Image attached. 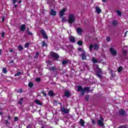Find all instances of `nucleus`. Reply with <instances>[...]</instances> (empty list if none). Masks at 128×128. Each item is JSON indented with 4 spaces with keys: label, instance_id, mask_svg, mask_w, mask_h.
<instances>
[{
    "label": "nucleus",
    "instance_id": "nucleus-1",
    "mask_svg": "<svg viewBox=\"0 0 128 128\" xmlns=\"http://www.w3.org/2000/svg\"><path fill=\"white\" fill-rule=\"evenodd\" d=\"M74 20H76V16L73 14H69L68 18V22L72 24L74 22Z\"/></svg>",
    "mask_w": 128,
    "mask_h": 128
},
{
    "label": "nucleus",
    "instance_id": "nucleus-2",
    "mask_svg": "<svg viewBox=\"0 0 128 128\" xmlns=\"http://www.w3.org/2000/svg\"><path fill=\"white\" fill-rule=\"evenodd\" d=\"M60 110L63 114H68L70 112V109H66L64 107L60 108Z\"/></svg>",
    "mask_w": 128,
    "mask_h": 128
},
{
    "label": "nucleus",
    "instance_id": "nucleus-3",
    "mask_svg": "<svg viewBox=\"0 0 128 128\" xmlns=\"http://www.w3.org/2000/svg\"><path fill=\"white\" fill-rule=\"evenodd\" d=\"M66 12V8H63L59 13V14L60 16V18H62L64 16V13Z\"/></svg>",
    "mask_w": 128,
    "mask_h": 128
},
{
    "label": "nucleus",
    "instance_id": "nucleus-4",
    "mask_svg": "<svg viewBox=\"0 0 128 128\" xmlns=\"http://www.w3.org/2000/svg\"><path fill=\"white\" fill-rule=\"evenodd\" d=\"M97 123L98 126H104V118L100 116V120H98Z\"/></svg>",
    "mask_w": 128,
    "mask_h": 128
},
{
    "label": "nucleus",
    "instance_id": "nucleus-5",
    "mask_svg": "<svg viewBox=\"0 0 128 128\" xmlns=\"http://www.w3.org/2000/svg\"><path fill=\"white\" fill-rule=\"evenodd\" d=\"M110 52L112 54V56H116V51L113 48H110Z\"/></svg>",
    "mask_w": 128,
    "mask_h": 128
},
{
    "label": "nucleus",
    "instance_id": "nucleus-6",
    "mask_svg": "<svg viewBox=\"0 0 128 128\" xmlns=\"http://www.w3.org/2000/svg\"><path fill=\"white\" fill-rule=\"evenodd\" d=\"M40 32L42 34L44 38H46V40H48V35L46 34V31L44 30H40Z\"/></svg>",
    "mask_w": 128,
    "mask_h": 128
},
{
    "label": "nucleus",
    "instance_id": "nucleus-7",
    "mask_svg": "<svg viewBox=\"0 0 128 128\" xmlns=\"http://www.w3.org/2000/svg\"><path fill=\"white\" fill-rule=\"evenodd\" d=\"M51 56H52V58H54L58 59V58H60V56H58L57 54H56V52H51Z\"/></svg>",
    "mask_w": 128,
    "mask_h": 128
},
{
    "label": "nucleus",
    "instance_id": "nucleus-8",
    "mask_svg": "<svg viewBox=\"0 0 128 128\" xmlns=\"http://www.w3.org/2000/svg\"><path fill=\"white\" fill-rule=\"evenodd\" d=\"M78 92H80L82 94V90H84V88H82V86H77Z\"/></svg>",
    "mask_w": 128,
    "mask_h": 128
},
{
    "label": "nucleus",
    "instance_id": "nucleus-9",
    "mask_svg": "<svg viewBox=\"0 0 128 128\" xmlns=\"http://www.w3.org/2000/svg\"><path fill=\"white\" fill-rule=\"evenodd\" d=\"M64 94H65V96H66V98H70V90L65 91Z\"/></svg>",
    "mask_w": 128,
    "mask_h": 128
},
{
    "label": "nucleus",
    "instance_id": "nucleus-10",
    "mask_svg": "<svg viewBox=\"0 0 128 128\" xmlns=\"http://www.w3.org/2000/svg\"><path fill=\"white\" fill-rule=\"evenodd\" d=\"M84 30H82V28H77V30H76V32L78 34H79L80 36V34H82V32Z\"/></svg>",
    "mask_w": 128,
    "mask_h": 128
},
{
    "label": "nucleus",
    "instance_id": "nucleus-11",
    "mask_svg": "<svg viewBox=\"0 0 128 128\" xmlns=\"http://www.w3.org/2000/svg\"><path fill=\"white\" fill-rule=\"evenodd\" d=\"M90 90V88L89 87H86L83 88L82 90V95L84 94L85 92H88Z\"/></svg>",
    "mask_w": 128,
    "mask_h": 128
},
{
    "label": "nucleus",
    "instance_id": "nucleus-12",
    "mask_svg": "<svg viewBox=\"0 0 128 128\" xmlns=\"http://www.w3.org/2000/svg\"><path fill=\"white\" fill-rule=\"evenodd\" d=\"M50 14L51 16H56V12L54 11V10L52 9L51 12H50Z\"/></svg>",
    "mask_w": 128,
    "mask_h": 128
},
{
    "label": "nucleus",
    "instance_id": "nucleus-13",
    "mask_svg": "<svg viewBox=\"0 0 128 128\" xmlns=\"http://www.w3.org/2000/svg\"><path fill=\"white\" fill-rule=\"evenodd\" d=\"M20 30L22 32H24L26 30V24H22L20 27Z\"/></svg>",
    "mask_w": 128,
    "mask_h": 128
},
{
    "label": "nucleus",
    "instance_id": "nucleus-14",
    "mask_svg": "<svg viewBox=\"0 0 128 128\" xmlns=\"http://www.w3.org/2000/svg\"><path fill=\"white\" fill-rule=\"evenodd\" d=\"M82 60H86V51H84V52L82 54Z\"/></svg>",
    "mask_w": 128,
    "mask_h": 128
},
{
    "label": "nucleus",
    "instance_id": "nucleus-15",
    "mask_svg": "<svg viewBox=\"0 0 128 128\" xmlns=\"http://www.w3.org/2000/svg\"><path fill=\"white\" fill-rule=\"evenodd\" d=\"M79 124L81 126H84V120L82 119H80V120Z\"/></svg>",
    "mask_w": 128,
    "mask_h": 128
},
{
    "label": "nucleus",
    "instance_id": "nucleus-16",
    "mask_svg": "<svg viewBox=\"0 0 128 128\" xmlns=\"http://www.w3.org/2000/svg\"><path fill=\"white\" fill-rule=\"evenodd\" d=\"M70 42H76V38L72 36H70Z\"/></svg>",
    "mask_w": 128,
    "mask_h": 128
},
{
    "label": "nucleus",
    "instance_id": "nucleus-17",
    "mask_svg": "<svg viewBox=\"0 0 128 128\" xmlns=\"http://www.w3.org/2000/svg\"><path fill=\"white\" fill-rule=\"evenodd\" d=\"M96 10L97 14H100V12H102V10H100V8H99V7H96Z\"/></svg>",
    "mask_w": 128,
    "mask_h": 128
},
{
    "label": "nucleus",
    "instance_id": "nucleus-18",
    "mask_svg": "<svg viewBox=\"0 0 128 128\" xmlns=\"http://www.w3.org/2000/svg\"><path fill=\"white\" fill-rule=\"evenodd\" d=\"M35 102L36 104H38L39 106H42V103L40 102V100H35Z\"/></svg>",
    "mask_w": 128,
    "mask_h": 128
},
{
    "label": "nucleus",
    "instance_id": "nucleus-19",
    "mask_svg": "<svg viewBox=\"0 0 128 128\" xmlns=\"http://www.w3.org/2000/svg\"><path fill=\"white\" fill-rule=\"evenodd\" d=\"M48 96H54V92L50 91L48 92Z\"/></svg>",
    "mask_w": 128,
    "mask_h": 128
},
{
    "label": "nucleus",
    "instance_id": "nucleus-20",
    "mask_svg": "<svg viewBox=\"0 0 128 128\" xmlns=\"http://www.w3.org/2000/svg\"><path fill=\"white\" fill-rule=\"evenodd\" d=\"M68 64V60H64L62 61V64L66 65Z\"/></svg>",
    "mask_w": 128,
    "mask_h": 128
},
{
    "label": "nucleus",
    "instance_id": "nucleus-21",
    "mask_svg": "<svg viewBox=\"0 0 128 128\" xmlns=\"http://www.w3.org/2000/svg\"><path fill=\"white\" fill-rule=\"evenodd\" d=\"M122 66H120L118 68V72H122Z\"/></svg>",
    "mask_w": 128,
    "mask_h": 128
},
{
    "label": "nucleus",
    "instance_id": "nucleus-22",
    "mask_svg": "<svg viewBox=\"0 0 128 128\" xmlns=\"http://www.w3.org/2000/svg\"><path fill=\"white\" fill-rule=\"evenodd\" d=\"M28 86L30 88H32V86H34V83L32 82H30L28 83Z\"/></svg>",
    "mask_w": 128,
    "mask_h": 128
},
{
    "label": "nucleus",
    "instance_id": "nucleus-23",
    "mask_svg": "<svg viewBox=\"0 0 128 128\" xmlns=\"http://www.w3.org/2000/svg\"><path fill=\"white\" fill-rule=\"evenodd\" d=\"M92 62H94V64H96V62H98V60H96V58H92Z\"/></svg>",
    "mask_w": 128,
    "mask_h": 128
},
{
    "label": "nucleus",
    "instance_id": "nucleus-24",
    "mask_svg": "<svg viewBox=\"0 0 128 128\" xmlns=\"http://www.w3.org/2000/svg\"><path fill=\"white\" fill-rule=\"evenodd\" d=\"M29 46H30V42H27L24 44V48H28Z\"/></svg>",
    "mask_w": 128,
    "mask_h": 128
},
{
    "label": "nucleus",
    "instance_id": "nucleus-25",
    "mask_svg": "<svg viewBox=\"0 0 128 128\" xmlns=\"http://www.w3.org/2000/svg\"><path fill=\"white\" fill-rule=\"evenodd\" d=\"M22 74V72H18L14 74L15 76H20Z\"/></svg>",
    "mask_w": 128,
    "mask_h": 128
},
{
    "label": "nucleus",
    "instance_id": "nucleus-26",
    "mask_svg": "<svg viewBox=\"0 0 128 128\" xmlns=\"http://www.w3.org/2000/svg\"><path fill=\"white\" fill-rule=\"evenodd\" d=\"M94 50H98V45L97 44H94Z\"/></svg>",
    "mask_w": 128,
    "mask_h": 128
},
{
    "label": "nucleus",
    "instance_id": "nucleus-27",
    "mask_svg": "<svg viewBox=\"0 0 128 128\" xmlns=\"http://www.w3.org/2000/svg\"><path fill=\"white\" fill-rule=\"evenodd\" d=\"M2 72L3 74H6V72H8V70H6V68H3Z\"/></svg>",
    "mask_w": 128,
    "mask_h": 128
},
{
    "label": "nucleus",
    "instance_id": "nucleus-28",
    "mask_svg": "<svg viewBox=\"0 0 128 128\" xmlns=\"http://www.w3.org/2000/svg\"><path fill=\"white\" fill-rule=\"evenodd\" d=\"M120 114L124 115V114H126V112H124V110H121L120 112Z\"/></svg>",
    "mask_w": 128,
    "mask_h": 128
},
{
    "label": "nucleus",
    "instance_id": "nucleus-29",
    "mask_svg": "<svg viewBox=\"0 0 128 128\" xmlns=\"http://www.w3.org/2000/svg\"><path fill=\"white\" fill-rule=\"evenodd\" d=\"M112 24H113V26H116V24H118V21H116V20L113 21Z\"/></svg>",
    "mask_w": 128,
    "mask_h": 128
},
{
    "label": "nucleus",
    "instance_id": "nucleus-30",
    "mask_svg": "<svg viewBox=\"0 0 128 128\" xmlns=\"http://www.w3.org/2000/svg\"><path fill=\"white\" fill-rule=\"evenodd\" d=\"M116 12L119 16H122V12L120 11L116 10Z\"/></svg>",
    "mask_w": 128,
    "mask_h": 128
},
{
    "label": "nucleus",
    "instance_id": "nucleus-31",
    "mask_svg": "<svg viewBox=\"0 0 128 128\" xmlns=\"http://www.w3.org/2000/svg\"><path fill=\"white\" fill-rule=\"evenodd\" d=\"M5 123L6 124V126H10V123L8 122V120H5Z\"/></svg>",
    "mask_w": 128,
    "mask_h": 128
},
{
    "label": "nucleus",
    "instance_id": "nucleus-32",
    "mask_svg": "<svg viewBox=\"0 0 128 128\" xmlns=\"http://www.w3.org/2000/svg\"><path fill=\"white\" fill-rule=\"evenodd\" d=\"M18 48L19 50H24V47L20 45L18 46Z\"/></svg>",
    "mask_w": 128,
    "mask_h": 128
},
{
    "label": "nucleus",
    "instance_id": "nucleus-33",
    "mask_svg": "<svg viewBox=\"0 0 128 128\" xmlns=\"http://www.w3.org/2000/svg\"><path fill=\"white\" fill-rule=\"evenodd\" d=\"M62 20L63 22H66V17L62 18Z\"/></svg>",
    "mask_w": 128,
    "mask_h": 128
},
{
    "label": "nucleus",
    "instance_id": "nucleus-34",
    "mask_svg": "<svg viewBox=\"0 0 128 128\" xmlns=\"http://www.w3.org/2000/svg\"><path fill=\"white\" fill-rule=\"evenodd\" d=\"M92 48H94V45H90V47H89V49L90 52H92Z\"/></svg>",
    "mask_w": 128,
    "mask_h": 128
},
{
    "label": "nucleus",
    "instance_id": "nucleus-35",
    "mask_svg": "<svg viewBox=\"0 0 128 128\" xmlns=\"http://www.w3.org/2000/svg\"><path fill=\"white\" fill-rule=\"evenodd\" d=\"M38 54H40V53L38 52H36L34 58H38Z\"/></svg>",
    "mask_w": 128,
    "mask_h": 128
},
{
    "label": "nucleus",
    "instance_id": "nucleus-36",
    "mask_svg": "<svg viewBox=\"0 0 128 128\" xmlns=\"http://www.w3.org/2000/svg\"><path fill=\"white\" fill-rule=\"evenodd\" d=\"M78 44L79 46H82V41H78Z\"/></svg>",
    "mask_w": 128,
    "mask_h": 128
},
{
    "label": "nucleus",
    "instance_id": "nucleus-37",
    "mask_svg": "<svg viewBox=\"0 0 128 128\" xmlns=\"http://www.w3.org/2000/svg\"><path fill=\"white\" fill-rule=\"evenodd\" d=\"M78 50L79 52H82V53L84 52H85L84 50L83 49H82L81 48H78Z\"/></svg>",
    "mask_w": 128,
    "mask_h": 128
},
{
    "label": "nucleus",
    "instance_id": "nucleus-38",
    "mask_svg": "<svg viewBox=\"0 0 128 128\" xmlns=\"http://www.w3.org/2000/svg\"><path fill=\"white\" fill-rule=\"evenodd\" d=\"M18 102L19 104H22V98H21Z\"/></svg>",
    "mask_w": 128,
    "mask_h": 128
},
{
    "label": "nucleus",
    "instance_id": "nucleus-39",
    "mask_svg": "<svg viewBox=\"0 0 128 128\" xmlns=\"http://www.w3.org/2000/svg\"><path fill=\"white\" fill-rule=\"evenodd\" d=\"M42 46H46V42H44V41H42Z\"/></svg>",
    "mask_w": 128,
    "mask_h": 128
},
{
    "label": "nucleus",
    "instance_id": "nucleus-40",
    "mask_svg": "<svg viewBox=\"0 0 128 128\" xmlns=\"http://www.w3.org/2000/svg\"><path fill=\"white\" fill-rule=\"evenodd\" d=\"M96 76H98V78H102V75H100V74H97Z\"/></svg>",
    "mask_w": 128,
    "mask_h": 128
},
{
    "label": "nucleus",
    "instance_id": "nucleus-41",
    "mask_svg": "<svg viewBox=\"0 0 128 128\" xmlns=\"http://www.w3.org/2000/svg\"><path fill=\"white\" fill-rule=\"evenodd\" d=\"M42 94H43L44 96H46V93L44 92V91H41Z\"/></svg>",
    "mask_w": 128,
    "mask_h": 128
},
{
    "label": "nucleus",
    "instance_id": "nucleus-42",
    "mask_svg": "<svg viewBox=\"0 0 128 128\" xmlns=\"http://www.w3.org/2000/svg\"><path fill=\"white\" fill-rule=\"evenodd\" d=\"M36 82H40V78H36Z\"/></svg>",
    "mask_w": 128,
    "mask_h": 128
},
{
    "label": "nucleus",
    "instance_id": "nucleus-43",
    "mask_svg": "<svg viewBox=\"0 0 128 128\" xmlns=\"http://www.w3.org/2000/svg\"><path fill=\"white\" fill-rule=\"evenodd\" d=\"M89 96H86L85 97L86 100H88Z\"/></svg>",
    "mask_w": 128,
    "mask_h": 128
},
{
    "label": "nucleus",
    "instance_id": "nucleus-44",
    "mask_svg": "<svg viewBox=\"0 0 128 128\" xmlns=\"http://www.w3.org/2000/svg\"><path fill=\"white\" fill-rule=\"evenodd\" d=\"M106 41L107 42H110V37L106 38Z\"/></svg>",
    "mask_w": 128,
    "mask_h": 128
},
{
    "label": "nucleus",
    "instance_id": "nucleus-45",
    "mask_svg": "<svg viewBox=\"0 0 128 128\" xmlns=\"http://www.w3.org/2000/svg\"><path fill=\"white\" fill-rule=\"evenodd\" d=\"M56 70V68L54 66H52L50 68V70Z\"/></svg>",
    "mask_w": 128,
    "mask_h": 128
},
{
    "label": "nucleus",
    "instance_id": "nucleus-46",
    "mask_svg": "<svg viewBox=\"0 0 128 128\" xmlns=\"http://www.w3.org/2000/svg\"><path fill=\"white\" fill-rule=\"evenodd\" d=\"M126 52H128L126 50H123V54H126Z\"/></svg>",
    "mask_w": 128,
    "mask_h": 128
},
{
    "label": "nucleus",
    "instance_id": "nucleus-47",
    "mask_svg": "<svg viewBox=\"0 0 128 128\" xmlns=\"http://www.w3.org/2000/svg\"><path fill=\"white\" fill-rule=\"evenodd\" d=\"M92 122L93 124H96V121L94 120H92Z\"/></svg>",
    "mask_w": 128,
    "mask_h": 128
},
{
    "label": "nucleus",
    "instance_id": "nucleus-48",
    "mask_svg": "<svg viewBox=\"0 0 128 128\" xmlns=\"http://www.w3.org/2000/svg\"><path fill=\"white\" fill-rule=\"evenodd\" d=\"M2 38H4V32H2Z\"/></svg>",
    "mask_w": 128,
    "mask_h": 128
},
{
    "label": "nucleus",
    "instance_id": "nucleus-49",
    "mask_svg": "<svg viewBox=\"0 0 128 128\" xmlns=\"http://www.w3.org/2000/svg\"><path fill=\"white\" fill-rule=\"evenodd\" d=\"M18 120V117H14V120L16 121Z\"/></svg>",
    "mask_w": 128,
    "mask_h": 128
},
{
    "label": "nucleus",
    "instance_id": "nucleus-50",
    "mask_svg": "<svg viewBox=\"0 0 128 128\" xmlns=\"http://www.w3.org/2000/svg\"><path fill=\"white\" fill-rule=\"evenodd\" d=\"M17 0H12L13 4H14L16 2Z\"/></svg>",
    "mask_w": 128,
    "mask_h": 128
},
{
    "label": "nucleus",
    "instance_id": "nucleus-51",
    "mask_svg": "<svg viewBox=\"0 0 128 128\" xmlns=\"http://www.w3.org/2000/svg\"><path fill=\"white\" fill-rule=\"evenodd\" d=\"M28 34H30V36L32 35V33L30 32H28Z\"/></svg>",
    "mask_w": 128,
    "mask_h": 128
},
{
    "label": "nucleus",
    "instance_id": "nucleus-52",
    "mask_svg": "<svg viewBox=\"0 0 128 128\" xmlns=\"http://www.w3.org/2000/svg\"><path fill=\"white\" fill-rule=\"evenodd\" d=\"M11 118H12V117H10V116H8V120H10Z\"/></svg>",
    "mask_w": 128,
    "mask_h": 128
},
{
    "label": "nucleus",
    "instance_id": "nucleus-53",
    "mask_svg": "<svg viewBox=\"0 0 128 128\" xmlns=\"http://www.w3.org/2000/svg\"><path fill=\"white\" fill-rule=\"evenodd\" d=\"M2 50L0 49V56H2Z\"/></svg>",
    "mask_w": 128,
    "mask_h": 128
},
{
    "label": "nucleus",
    "instance_id": "nucleus-54",
    "mask_svg": "<svg viewBox=\"0 0 128 128\" xmlns=\"http://www.w3.org/2000/svg\"><path fill=\"white\" fill-rule=\"evenodd\" d=\"M120 128H124V126H119Z\"/></svg>",
    "mask_w": 128,
    "mask_h": 128
},
{
    "label": "nucleus",
    "instance_id": "nucleus-55",
    "mask_svg": "<svg viewBox=\"0 0 128 128\" xmlns=\"http://www.w3.org/2000/svg\"><path fill=\"white\" fill-rule=\"evenodd\" d=\"M10 52H14V50H10Z\"/></svg>",
    "mask_w": 128,
    "mask_h": 128
},
{
    "label": "nucleus",
    "instance_id": "nucleus-56",
    "mask_svg": "<svg viewBox=\"0 0 128 128\" xmlns=\"http://www.w3.org/2000/svg\"><path fill=\"white\" fill-rule=\"evenodd\" d=\"M26 128H30V125L28 126Z\"/></svg>",
    "mask_w": 128,
    "mask_h": 128
},
{
    "label": "nucleus",
    "instance_id": "nucleus-57",
    "mask_svg": "<svg viewBox=\"0 0 128 128\" xmlns=\"http://www.w3.org/2000/svg\"><path fill=\"white\" fill-rule=\"evenodd\" d=\"M99 74H102V71H100V70H99Z\"/></svg>",
    "mask_w": 128,
    "mask_h": 128
},
{
    "label": "nucleus",
    "instance_id": "nucleus-58",
    "mask_svg": "<svg viewBox=\"0 0 128 128\" xmlns=\"http://www.w3.org/2000/svg\"><path fill=\"white\" fill-rule=\"evenodd\" d=\"M102 2H106V0H102Z\"/></svg>",
    "mask_w": 128,
    "mask_h": 128
},
{
    "label": "nucleus",
    "instance_id": "nucleus-59",
    "mask_svg": "<svg viewBox=\"0 0 128 128\" xmlns=\"http://www.w3.org/2000/svg\"><path fill=\"white\" fill-rule=\"evenodd\" d=\"M21 2H22V1H20V0L18 1V4H21Z\"/></svg>",
    "mask_w": 128,
    "mask_h": 128
},
{
    "label": "nucleus",
    "instance_id": "nucleus-60",
    "mask_svg": "<svg viewBox=\"0 0 128 128\" xmlns=\"http://www.w3.org/2000/svg\"><path fill=\"white\" fill-rule=\"evenodd\" d=\"M4 18H2V22H4Z\"/></svg>",
    "mask_w": 128,
    "mask_h": 128
},
{
    "label": "nucleus",
    "instance_id": "nucleus-61",
    "mask_svg": "<svg viewBox=\"0 0 128 128\" xmlns=\"http://www.w3.org/2000/svg\"><path fill=\"white\" fill-rule=\"evenodd\" d=\"M126 34H128V31H126V32H125V36H126Z\"/></svg>",
    "mask_w": 128,
    "mask_h": 128
},
{
    "label": "nucleus",
    "instance_id": "nucleus-62",
    "mask_svg": "<svg viewBox=\"0 0 128 128\" xmlns=\"http://www.w3.org/2000/svg\"><path fill=\"white\" fill-rule=\"evenodd\" d=\"M10 62H14V60H12Z\"/></svg>",
    "mask_w": 128,
    "mask_h": 128
},
{
    "label": "nucleus",
    "instance_id": "nucleus-63",
    "mask_svg": "<svg viewBox=\"0 0 128 128\" xmlns=\"http://www.w3.org/2000/svg\"><path fill=\"white\" fill-rule=\"evenodd\" d=\"M41 128H44V126H42Z\"/></svg>",
    "mask_w": 128,
    "mask_h": 128
},
{
    "label": "nucleus",
    "instance_id": "nucleus-64",
    "mask_svg": "<svg viewBox=\"0 0 128 128\" xmlns=\"http://www.w3.org/2000/svg\"><path fill=\"white\" fill-rule=\"evenodd\" d=\"M14 8H16V5H15V6H14Z\"/></svg>",
    "mask_w": 128,
    "mask_h": 128
}]
</instances>
